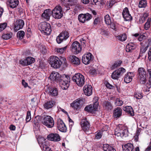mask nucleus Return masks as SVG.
Returning a JSON list of instances; mask_svg holds the SVG:
<instances>
[{"mask_svg": "<svg viewBox=\"0 0 151 151\" xmlns=\"http://www.w3.org/2000/svg\"><path fill=\"white\" fill-rule=\"evenodd\" d=\"M137 79L142 84H145L147 81L148 77L145 70L143 68H139L137 71Z\"/></svg>", "mask_w": 151, "mask_h": 151, "instance_id": "nucleus-1", "label": "nucleus"}, {"mask_svg": "<svg viewBox=\"0 0 151 151\" xmlns=\"http://www.w3.org/2000/svg\"><path fill=\"white\" fill-rule=\"evenodd\" d=\"M61 78V79L58 82L60 86L63 89L66 90L69 86L70 77L68 75H63Z\"/></svg>", "mask_w": 151, "mask_h": 151, "instance_id": "nucleus-2", "label": "nucleus"}, {"mask_svg": "<svg viewBox=\"0 0 151 151\" xmlns=\"http://www.w3.org/2000/svg\"><path fill=\"white\" fill-rule=\"evenodd\" d=\"M49 63L52 67L58 68L60 67L62 64V62L57 57L54 56L50 57Z\"/></svg>", "mask_w": 151, "mask_h": 151, "instance_id": "nucleus-3", "label": "nucleus"}, {"mask_svg": "<svg viewBox=\"0 0 151 151\" xmlns=\"http://www.w3.org/2000/svg\"><path fill=\"white\" fill-rule=\"evenodd\" d=\"M73 81L79 86H82L84 84L85 78L80 73L76 74L72 78Z\"/></svg>", "mask_w": 151, "mask_h": 151, "instance_id": "nucleus-4", "label": "nucleus"}, {"mask_svg": "<svg viewBox=\"0 0 151 151\" xmlns=\"http://www.w3.org/2000/svg\"><path fill=\"white\" fill-rule=\"evenodd\" d=\"M40 28L41 32L44 35H49L51 32L50 24L46 22L41 23Z\"/></svg>", "mask_w": 151, "mask_h": 151, "instance_id": "nucleus-5", "label": "nucleus"}, {"mask_svg": "<svg viewBox=\"0 0 151 151\" xmlns=\"http://www.w3.org/2000/svg\"><path fill=\"white\" fill-rule=\"evenodd\" d=\"M51 12L52 16L56 19H60L63 16L62 9L60 5L56 6Z\"/></svg>", "mask_w": 151, "mask_h": 151, "instance_id": "nucleus-6", "label": "nucleus"}, {"mask_svg": "<svg viewBox=\"0 0 151 151\" xmlns=\"http://www.w3.org/2000/svg\"><path fill=\"white\" fill-rule=\"evenodd\" d=\"M42 122L44 125L48 128H52L54 125L53 118L49 116H46L44 118Z\"/></svg>", "mask_w": 151, "mask_h": 151, "instance_id": "nucleus-7", "label": "nucleus"}, {"mask_svg": "<svg viewBox=\"0 0 151 151\" xmlns=\"http://www.w3.org/2000/svg\"><path fill=\"white\" fill-rule=\"evenodd\" d=\"M92 18V15L88 13L85 14H81L78 16V19L79 21L83 23L89 21Z\"/></svg>", "mask_w": 151, "mask_h": 151, "instance_id": "nucleus-8", "label": "nucleus"}, {"mask_svg": "<svg viewBox=\"0 0 151 151\" xmlns=\"http://www.w3.org/2000/svg\"><path fill=\"white\" fill-rule=\"evenodd\" d=\"M82 47L80 44L75 41L73 43L71 47V50L74 54H78L81 51Z\"/></svg>", "mask_w": 151, "mask_h": 151, "instance_id": "nucleus-9", "label": "nucleus"}, {"mask_svg": "<svg viewBox=\"0 0 151 151\" xmlns=\"http://www.w3.org/2000/svg\"><path fill=\"white\" fill-rule=\"evenodd\" d=\"M126 72V70L122 67L119 68L118 70L114 71L111 75V78L114 79H118L121 75Z\"/></svg>", "mask_w": 151, "mask_h": 151, "instance_id": "nucleus-10", "label": "nucleus"}, {"mask_svg": "<svg viewBox=\"0 0 151 151\" xmlns=\"http://www.w3.org/2000/svg\"><path fill=\"white\" fill-rule=\"evenodd\" d=\"M93 56L90 52L85 54L82 57V61L85 65L89 64L93 60Z\"/></svg>", "mask_w": 151, "mask_h": 151, "instance_id": "nucleus-11", "label": "nucleus"}, {"mask_svg": "<svg viewBox=\"0 0 151 151\" xmlns=\"http://www.w3.org/2000/svg\"><path fill=\"white\" fill-rule=\"evenodd\" d=\"M24 21L21 19L16 20L14 22L13 28L15 32H17L20 29H22L24 25Z\"/></svg>", "mask_w": 151, "mask_h": 151, "instance_id": "nucleus-12", "label": "nucleus"}, {"mask_svg": "<svg viewBox=\"0 0 151 151\" xmlns=\"http://www.w3.org/2000/svg\"><path fill=\"white\" fill-rule=\"evenodd\" d=\"M69 36V33L67 31H63L57 37L56 41L58 43L60 44L67 39Z\"/></svg>", "mask_w": 151, "mask_h": 151, "instance_id": "nucleus-13", "label": "nucleus"}, {"mask_svg": "<svg viewBox=\"0 0 151 151\" xmlns=\"http://www.w3.org/2000/svg\"><path fill=\"white\" fill-rule=\"evenodd\" d=\"M122 15L124 20L130 21L132 19V17L129 14V12L128 8L125 7L123 10Z\"/></svg>", "mask_w": 151, "mask_h": 151, "instance_id": "nucleus-14", "label": "nucleus"}, {"mask_svg": "<svg viewBox=\"0 0 151 151\" xmlns=\"http://www.w3.org/2000/svg\"><path fill=\"white\" fill-rule=\"evenodd\" d=\"M61 77H62V76H61L57 72L53 71L51 73L49 77L52 81L58 82L61 79Z\"/></svg>", "mask_w": 151, "mask_h": 151, "instance_id": "nucleus-15", "label": "nucleus"}, {"mask_svg": "<svg viewBox=\"0 0 151 151\" xmlns=\"http://www.w3.org/2000/svg\"><path fill=\"white\" fill-rule=\"evenodd\" d=\"M81 125L84 132H86L88 131L90 127V123L86 118L82 119Z\"/></svg>", "mask_w": 151, "mask_h": 151, "instance_id": "nucleus-16", "label": "nucleus"}, {"mask_svg": "<svg viewBox=\"0 0 151 151\" xmlns=\"http://www.w3.org/2000/svg\"><path fill=\"white\" fill-rule=\"evenodd\" d=\"M57 127L58 129L60 132H66V127L63 121L60 119L58 120Z\"/></svg>", "mask_w": 151, "mask_h": 151, "instance_id": "nucleus-17", "label": "nucleus"}, {"mask_svg": "<svg viewBox=\"0 0 151 151\" xmlns=\"http://www.w3.org/2000/svg\"><path fill=\"white\" fill-rule=\"evenodd\" d=\"M19 4V0H7L6 1L7 6L12 9L17 7Z\"/></svg>", "mask_w": 151, "mask_h": 151, "instance_id": "nucleus-18", "label": "nucleus"}, {"mask_svg": "<svg viewBox=\"0 0 151 151\" xmlns=\"http://www.w3.org/2000/svg\"><path fill=\"white\" fill-rule=\"evenodd\" d=\"M47 139L50 141L54 142H58L60 140V137L59 135L57 133H51L47 136Z\"/></svg>", "mask_w": 151, "mask_h": 151, "instance_id": "nucleus-19", "label": "nucleus"}, {"mask_svg": "<svg viewBox=\"0 0 151 151\" xmlns=\"http://www.w3.org/2000/svg\"><path fill=\"white\" fill-rule=\"evenodd\" d=\"M93 88L91 85H85L83 88V90L85 94L89 96L92 93Z\"/></svg>", "mask_w": 151, "mask_h": 151, "instance_id": "nucleus-20", "label": "nucleus"}, {"mask_svg": "<svg viewBox=\"0 0 151 151\" xmlns=\"http://www.w3.org/2000/svg\"><path fill=\"white\" fill-rule=\"evenodd\" d=\"M134 76V72H127L125 76L124 81L126 83H129L132 81V78Z\"/></svg>", "mask_w": 151, "mask_h": 151, "instance_id": "nucleus-21", "label": "nucleus"}, {"mask_svg": "<svg viewBox=\"0 0 151 151\" xmlns=\"http://www.w3.org/2000/svg\"><path fill=\"white\" fill-rule=\"evenodd\" d=\"M122 113V109L119 107L115 108L113 111V116L115 118L120 117Z\"/></svg>", "mask_w": 151, "mask_h": 151, "instance_id": "nucleus-22", "label": "nucleus"}, {"mask_svg": "<svg viewBox=\"0 0 151 151\" xmlns=\"http://www.w3.org/2000/svg\"><path fill=\"white\" fill-rule=\"evenodd\" d=\"M51 14V10L49 9H47L44 10L42 14L41 17L42 18L45 19L47 21H48Z\"/></svg>", "mask_w": 151, "mask_h": 151, "instance_id": "nucleus-23", "label": "nucleus"}, {"mask_svg": "<svg viewBox=\"0 0 151 151\" xmlns=\"http://www.w3.org/2000/svg\"><path fill=\"white\" fill-rule=\"evenodd\" d=\"M123 150V151H132L134 149V147L133 145L128 143L122 146Z\"/></svg>", "mask_w": 151, "mask_h": 151, "instance_id": "nucleus-24", "label": "nucleus"}, {"mask_svg": "<svg viewBox=\"0 0 151 151\" xmlns=\"http://www.w3.org/2000/svg\"><path fill=\"white\" fill-rule=\"evenodd\" d=\"M55 104V102L52 100L47 101L44 104V108L47 109L52 108Z\"/></svg>", "mask_w": 151, "mask_h": 151, "instance_id": "nucleus-25", "label": "nucleus"}, {"mask_svg": "<svg viewBox=\"0 0 151 151\" xmlns=\"http://www.w3.org/2000/svg\"><path fill=\"white\" fill-rule=\"evenodd\" d=\"M81 100L78 99L74 101L71 104V106L74 109H77L80 108V102Z\"/></svg>", "mask_w": 151, "mask_h": 151, "instance_id": "nucleus-26", "label": "nucleus"}, {"mask_svg": "<svg viewBox=\"0 0 151 151\" xmlns=\"http://www.w3.org/2000/svg\"><path fill=\"white\" fill-rule=\"evenodd\" d=\"M69 58L72 64L76 65L80 64V60L75 56H71Z\"/></svg>", "mask_w": 151, "mask_h": 151, "instance_id": "nucleus-27", "label": "nucleus"}, {"mask_svg": "<svg viewBox=\"0 0 151 151\" xmlns=\"http://www.w3.org/2000/svg\"><path fill=\"white\" fill-rule=\"evenodd\" d=\"M136 47L135 44L133 43H129L127 44L126 47V51L127 52H132Z\"/></svg>", "mask_w": 151, "mask_h": 151, "instance_id": "nucleus-28", "label": "nucleus"}, {"mask_svg": "<svg viewBox=\"0 0 151 151\" xmlns=\"http://www.w3.org/2000/svg\"><path fill=\"white\" fill-rule=\"evenodd\" d=\"M102 148L104 151H116L113 147L107 144H103Z\"/></svg>", "mask_w": 151, "mask_h": 151, "instance_id": "nucleus-29", "label": "nucleus"}, {"mask_svg": "<svg viewBox=\"0 0 151 151\" xmlns=\"http://www.w3.org/2000/svg\"><path fill=\"white\" fill-rule=\"evenodd\" d=\"M103 105L104 109L106 110H111L113 108L111 103L108 101L104 102L103 103Z\"/></svg>", "mask_w": 151, "mask_h": 151, "instance_id": "nucleus-30", "label": "nucleus"}, {"mask_svg": "<svg viewBox=\"0 0 151 151\" xmlns=\"http://www.w3.org/2000/svg\"><path fill=\"white\" fill-rule=\"evenodd\" d=\"M124 110L131 116L134 115V111L131 106H126L124 108Z\"/></svg>", "mask_w": 151, "mask_h": 151, "instance_id": "nucleus-31", "label": "nucleus"}, {"mask_svg": "<svg viewBox=\"0 0 151 151\" xmlns=\"http://www.w3.org/2000/svg\"><path fill=\"white\" fill-rule=\"evenodd\" d=\"M39 141L38 143L42 149L45 151H52L49 147V145H47L45 143H42Z\"/></svg>", "mask_w": 151, "mask_h": 151, "instance_id": "nucleus-32", "label": "nucleus"}, {"mask_svg": "<svg viewBox=\"0 0 151 151\" xmlns=\"http://www.w3.org/2000/svg\"><path fill=\"white\" fill-rule=\"evenodd\" d=\"M97 109H95L93 106L91 104L86 106L84 109V110L93 113H94L95 111H96Z\"/></svg>", "mask_w": 151, "mask_h": 151, "instance_id": "nucleus-33", "label": "nucleus"}, {"mask_svg": "<svg viewBox=\"0 0 151 151\" xmlns=\"http://www.w3.org/2000/svg\"><path fill=\"white\" fill-rule=\"evenodd\" d=\"M48 94L52 96H56L58 95V91L56 88H51L49 89Z\"/></svg>", "mask_w": 151, "mask_h": 151, "instance_id": "nucleus-34", "label": "nucleus"}, {"mask_svg": "<svg viewBox=\"0 0 151 151\" xmlns=\"http://www.w3.org/2000/svg\"><path fill=\"white\" fill-rule=\"evenodd\" d=\"M122 61L121 60H117L115 61L114 63L111 65L110 67V68L111 70H114L118 67L120 66L122 63Z\"/></svg>", "mask_w": 151, "mask_h": 151, "instance_id": "nucleus-35", "label": "nucleus"}, {"mask_svg": "<svg viewBox=\"0 0 151 151\" xmlns=\"http://www.w3.org/2000/svg\"><path fill=\"white\" fill-rule=\"evenodd\" d=\"M13 35V33L11 32H8L6 33H3L1 36L2 39L4 40H8L11 38Z\"/></svg>", "mask_w": 151, "mask_h": 151, "instance_id": "nucleus-36", "label": "nucleus"}, {"mask_svg": "<svg viewBox=\"0 0 151 151\" xmlns=\"http://www.w3.org/2000/svg\"><path fill=\"white\" fill-rule=\"evenodd\" d=\"M116 37L118 39L121 41H125L127 38V35L125 33L117 36Z\"/></svg>", "mask_w": 151, "mask_h": 151, "instance_id": "nucleus-37", "label": "nucleus"}, {"mask_svg": "<svg viewBox=\"0 0 151 151\" xmlns=\"http://www.w3.org/2000/svg\"><path fill=\"white\" fill-rule=\"evenodd\" d=\"M147 5L146 0H141L139 2L138 7L139 8H145Z\"/></svg>", "mask_w": 151, "mask_h": 151, "instance_id": "nucleus-38", "label": "nucleus"}, {"mask_svg": "<svg viewBox=\"0 0 151 151\" xmlns=\"http://www.w3.org/2000/svg\"><path fill=\"white\" fill-rule=\"evenodd\" d=\"M98 98L96 97H95L93 99V106L95 108V109H97L99 106V102H98Z\"/></svg>", "mask_w": 151, "mask_h": 151, "instance_id": "nucleus-39", "label": "nucleus"}, {"mask_svg": "<svg viewBox=\"0 0 151 151\" xmlns=\"http://www.w3.org/2000/svg\"><path fill=\"white\" fill-rule=\"evenodd\" d=\"M27 65H30L33 63L35 61V59L32 57H29L26 58Z\"/></svg>", "mask_w": 151, "mask_h": 151, "instance_id": "nucleus-40", "label": "nucleus"}, {"mask_svg": "<svg viewBox=\"0 0 151 151\" xmlns=\"http://www.w3.org/2000/svg\"><path fill=\"white\" fill-rule=\"evenodd\" d=\"M66 48V46L62 48H58L56 49V51L58 53L62 54L64 52Z\"/></svg>", "mask_w": 151, "mask_h": 151, "instance_id": "nucleus-41", "label": "nucleus"}, {"mask_svg": "<svg viewBox=\"0 0 151 151\" xmlns=\"http://www.w3.org/2000/svg\"><path fill=\"white\" fill-rule=\"evenodd\" d=\"M25 35V32L23 31H19L18 32L17 34V36L19 39H22Z\"/></svg>", "mask_w": 151, "mask_h": 151, "instance_id": "nucleus-42", "label": "nucleus"}, {"mask_svg": "<svg viewBox=\"0 0 151 151\" xmlns=\"http://www.w3.org/2000/svg\"><path fill=\"white\" fill-rule=\"evenodd\" d=\"M105 21L107 24H109L111 23V21L110 16L108 15H106L104 17Z\"/></svg>", "mask_w": 151, "mask_h": 151, "instance_id": "nucleus-43", "label": "nucleus"}, {"mask_svg": "<svg viewBox=\"0 0 151 151\" xmlns=\"http://www.w3.org/2000/svg\"><path fill=\"white\" fill-rule=\"evenodd\" d=\"M151 19L148 18L146 22L144 25V28L146 30H148L150 27V26Z\"/></svg>", "mask_w": 151, "mask_h": 151, "instance_id": "nucleus-44", "label": "nucleus"}, {"mask_svg": "<svg viewBox=\"0 0 151 151\" xmlns=\"http://www.w3.org/2000/svg\"><path fill=\"white\" fill-rule=\"evenodd\" d=\"M101 21V18L99 17L96 18L93 22V24L94 26L96 27L97 25L99 24Z\"/></svg>", "mask_w": 151, "mask_h": 151, "instance_id": "nucleus-45", "label": "nucleus"}, {"mask_svg": "<svg viewBox=\"0 0 151 151\" xmlns=\"http://www.w3.org/2000/svg\"><path fill=\"white\" fill-rule=\"evenodd\" d=\"M40 120L39 117L38 116L35 117L34 120V125H33V126H36L37 127H38L39 125Z\"/></svg>", "mask_w": 151, "mask_h": 151, "instance_id": "nucleus-46", "label": "nucleus"}, {"mask_svg": "<svg viewBox=\"0 0 151 151\" xmlns=\"http://www.w3.org/2000/svg\"><path fill=\"white\" fill-rule=\"evenodd\" d=\"M122 137H126L128 136L129 132L128 129H125L122 131L121 130Z\"/></svg>", "mask_w": 151, "mask_h": 151, "instance_id": "nucleus-47", "label": "nucleus"}, {"mask_svg": "<svg viewBox=\"0 0 151 151\" xmlns=\"http://www.w3.org/2000/svg\"><path fill=\"white\" fill-rule=\"evenodd\" d=\"M114 134L117 137H122L121 130L119 129V128L118 129L117 128L115 129Z\"/></svg>", "mask_w": 151, "mask_h": 151, "instance_id": "nucleus-48", "label": "nucleus"}, {"mask_svg": "<svg viewBox=\"0 0 151 151\" xmlns=\"http://www.w3.org/2000/svg\"><path fill=\"white\" fill-rule=\"evenodd\" d=\"M7 24L5 22L0 24V32H2L6 27Z\"/></svg>", "mask_w": 151, "mask_h": 151, "instance_id": "nucleus-49", "label": "nucleus"}, {"mask_svg": "<svg viewBox=\"0 0 151 151\" xmlns=\"http://www.w3.org/2000/svg\"><path fill=\"white\" fill-rule=\"evenodd\" d=\"M97 70L94 68L91 69L90 71V74L93 76L96 75L97 73Z\"/></svg>", "mask_w": 151, "mask_h": 151, "instance_id": "nucleus-50", "label": "nucleus"}, {"mask_svg": "<svg viewBox=\"0 0 151 151\" xmlns=\"http://www.w3.org/2000/svg\"><path fill=\"white\" fill-rule=\"evenodd\" d=\"M123 103L122 101L120 100L119 98H117L116 99L115 104L116 106H121L122 105Z\"/></svg>", "mask_w": 151, "mask_h": 151, "instance_id": "nucleus-51", "label": "nucleus"}, {"mask_svg": "<svg viewBox=\"0 0 151 151\" xmlns=\"http://www.w3.org/2000/svg\"><path fill=\"white\" fill-rule=\"evenodd\" d=\"M19 63L23 65H28L26 58L25 59L20 60Z\"/></svg>", "mask_w": 151, "mask_h": 151, "instance_id": "nucleus-52", "label": "nucleus"}, {"mask_svg": "<svg viewBox=\"0 0 151 151\" xmlns=\"http://www.w3.org/2000/svg\"><path fill=\"white\" fill-rule=\"evenodd\" d=\"M102 132L99 131L96 134L95 138L96 139H100L102 137Z\"/></svg>", "mask_w": 151, "mask_h": 151, "instance_id": "nucleus-53", "label": "nucleus"}, {"mask_svg": "<svg viewBox=\"0 0 151 151\" xmlns=\"http://www.w3.org/2000/svg\"><path fill=\"white\" fill-rule=\"evenodd\" d=\"M146 38V36H145L144 35L142 34L140 35L139 37L138 40L139 41H142L143 40H144Z\"/></svg>", "mask_w": 151, "mask_h": 151, "instance_id": "nucleus-54", "label": "nucleus"}, {"mask_svg": "<svg viewBox=\"0 0 151 151\" xmlns=\"http://www.w3.org/2000/svg\"><path fill=\"white\" fill-rule=\"evenodd\" d=\"M30 113V112H27L26 117V120L27 122L29 121L31 119Z\"/></svg>", "mask_w": 151, "mask_h": 151, "instance_id": "nucleus-55", "label": "nucleus"}, {"mask_svg": "<svg viewBox=\"0 0 151 151\" xmlns=\"http://www.w3.org/2000/svg\"><path fill=\"white\" fill-rule=\"evenodd\" d=\"M134 97L137 99H141L142 96L141 94L139 93H136L134 95Z\"/></svg>", "mask_w": 151, "mask_h": 151, "instance_id": "nucleus-56", "label": "nucleus"}, {"mask_svg": "<svg viewBox=\"0 0 151 151\" xmlns=\"http://www.w3.org/2000/svg\"><path fill=\"white\" fill-rule=\"evenodd\" d=\"M105 85L109 89H111L113 87V86L107 82H105Z\"/></svg>", "mask_w": 151, "mask_h": 151, "instance_id": "nucleus-57", "label": "nucleus"}, {"mask_svg": "<svg viewBox=\"0 0 151 151\" xmlns=\"http://www.w3.org/2000/svg\"><path fill=\"white\" fill-rule=\"evenodd\" d=\"M147 71L150 76L149 77V81L150 83L151 84V69H148Z\"/></svg>", "mask_w": 151, "mask_h": 151, "instance_id": "nucleus-58", "label": "nucleus"}, {"mask_svg": "<svg viewBox=\"0 0 151 151\" xmlns=\"http://www.w3.org/2000/svg\"><path fill=\"white\" fill-rule=\"evenodd\" d=\"M148 59L149 61L151 60V47L150 48L148 52Z\"/></svg>", "mask_w": 151, "mask_h": 151, "instance_id": "nucleus-59", "label": "nucleus"}, {"mask_svg": "<svg viewBox=\"0 0 151 151\" xmlns=\"http://www.w3.org/2000/svg\"><path fill=\"white\" fill-rule=\"evenodd\" d=\"M22 84L24 88H26L28 86L27 83L25 82L24 80H22Z\"/></svg>", "mask_w": 151, "mask_h": 151, "instance_id": "nucleus-60", "label": "nucleus"}, {"mask_svg": "<svg viewBox=\"0 0 151 151\" xmlns=\"http://www.w3.org/2000/svg\"><path fill=\"white\" fill-rule=\"evenodd\" d=\"M80 41L82 45H83V46H86L85 45L86 43V40H85L83 38H82L81 39Z\"/></svg>", "mask_w": 151, "mask_h": 151, "instance_id": "nucleus-61", "label": "nucleus"}, {"mask_svg": "<svg viewBox=\"0 0 151 151\" xmlns=\"http://www.w3.org/2000/svg\"><path fill=\"white\" fill-rule=\"evenodd\" d=\"M109 25H110V27L113 29H115V24L114 23L111 22V23Z\"/></svg>", "mask_w": 151, "mask_h": 151, "instance_id": "nucleus-62", "label": "nucleus"}, {"mask_svg": "<svg viewBox=\"0 0 151 151\" xmlns=\"http://www.w3.org/2000/svg\"><path fill=\"white\" fill-rule=\"evenodd\" d=\"M9 129L10 130L14 131L16 127L14 125L12 124L10 126Z\"/></svg>", "mask_w": 151, "mask_h": 151, "instance_id": "nucleus-63", "label": "nucleus"}, {"mask_svg": "<svg viewBox=\"0 0 151 151\" xmlns=\"http://www.w3.org/2000/svg\"><path fill=\"white\" fill-rule=\"evenodd\" d=\"M138 133H136V135L134 136V139L136 141H137L139 139Z\"/></svg>", "mask_w": 151, "mask_h": 151, "instance_id": "nucleus-64", "label": "nucleus"}]
</instances>
